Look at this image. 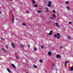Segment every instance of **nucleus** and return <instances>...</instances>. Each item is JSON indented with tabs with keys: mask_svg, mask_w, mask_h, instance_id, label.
<instances>
[{
	"mask_svg": "<svg viewBox=\"0 0 73 73\" xmlns=\"http://www.w3.org/2000/svg\"><path fill=\"white\" fill-rule=\"evenodd\" d=\"M56 35H54V37H56L57 35V36H58V37H57V38H58V39H60V34L59 33H57Z\"/></svg>",
	"mask_w": 73,
	"mask_h": 73,
	"instance_id": "1",
	"label": "nucleus"
},
{
	"mask_svg": "<svg viewBox=\"0 0 73 73\" xmlns=\"http://www.w3.org/2000/svg\"><path fill=\"white\" fill-rule=\"evenodd\" d=\"M55 24L56 25V26L57 27H60V26L58 25V23H55Z\"/></svg>",
	"mask_w": 73,
	"mask_h": 73,
	"instance_id": "2",
	"label": "nucleus"
},
{
	"mask_svg": "<svg viewBox=\"0 0 73 73\" xmlns=\"http://www.w3.org/2000/svg\"><path fill=\"white\" fill-rule=\"evenodd\" d=\"M11 44L13 48H15V45H14V44L13 43H11Z\"/></svg>",
	"mask_w": 73,
	"mask_h": 73,
	"instance_id": "3",
	"label": "nucleus"
},
{
	"mask_svg": "<svg viewBox=\"0 0 73 73\" xmlns=\"http://www.w3.org/2000/svg\"><path fill=\"white\" fill-rule=\"evenodd\" d=\"M56 56L57 58H61V56L58 54H57L56 55Z\"/></svg>",
	"mask_w": 73,
	"mask_h": 73,
	"instance_id": "4",
	"label": "nucleus"
},
{
	"mask_svg": "<svg viewBox=\"0 0 73 73\" xmlns=\"http://www.w3.org/2000/svg\"><path fill=\"white\" fill-rule=\"evenodd\" d=\"M48 54L49 55V56H52V53L50 52H48Z\"/></svg>",
	"mask_w": 73,
	"mask_h": 73,
	"instance_id": "5",
	"label": "nucleus"
},
{
	"mask_svg": "<svg viewBox=\"0 0 73 73\" xmlns=\"http://www.w3.org/2000/svg\"><path fill=\"white\" fill-rule=\"evenodd\" d=\"M52 31H51L50 33H48L49 35H52Z\"/></svg>",
	"mask_w": 73,
	"mask_h": 73,
	"instance_id": "6",
	"label": "nucleus"
},
{
	"mask_svg": "<svg viewBox=\"0 0 73 73\" xmlns=\"http://www.w3.org/2000/svg\"><path fill=\"white\" fill-rule=\"evenodd\" d=\"M11 65L14 68H16V67L15 66V65H14V64H11Z\"/></svg>",
	"mask_w": 73,
	"mask_h": 73,
	"instance_id": "7",
	"label": "nucleus"
},
{
	"mask_svg": "<svg viewBox=\"0 0 73 73\" xmlns=\"http://www.w3.org/2000/svg\"><path fill=\"white\" fill-rule=\"evenodd\" d=\"M7 71H8L9 73L11 72V70H10V69H9L8 68H7Z\"/></svg>",
	"mask_w": 73,
	"mask_h": 73,
	"instance_id": "8",
	"label": "nucleus"
},
{
	"mask_svg": "<svg viewBox=\"0 0 73 73\" xmlns=\"http://www.w3.org/2000/svg\"><path fill=\"white\" fill-rule=\"evenodd\" d=\"M13 19H12V23H14V17H13Z\"/></svg>",
	"mask_w": 73,
	"mask_h": 73,
	"instance_id": "9",
	"label": "nucleus"
},
{
	"mask_svg": "<svg viewBox=\"0 0 73 73\" xmlns=\"http://www.w3.org/2000/svg\"><path fill=\"white\" fill-rule=\"evenodd\" d=\"M32 1L33 4H35V0H32Z\"/></svg>",
	"mask_w": 73,
	"mask_h": 73,
	"instance_id": "10",
	"label": "nucleus"
},
{
	"mask_svg": "<svg viewBox=\"0 0 73 73\" xmlns=\"http://www.w3.org/2000/svg\"><path fill=\"white\" fill-rule=\"evenodd\" d=\"M36 50H37V48L36 47H35L34 48V51H36Z\"/></svg>",
	"mask_w": 73,
	"mask_h": 73,
	"instance_id": "11",
	"label": "nucleus"
},
{
	"mask_svg": "<svg viewBox=\"0 0 73 73\" xmlns=\"http://www.w3.org/2000/svg\"><path fill=\"white\" fill-rule=\"evenodd\" d=\"M68 62H69V61H66V62L65 63V65H66Z\"/></svg>",
	"mask_w": 73,
	"mask_h": 73,
	"instance_id": "12",
	"label": "nucleus"
},
{
	"mask_svg": "<svg viewBox=\"0 0 73 73\" xmlns=\"http://www.w3.org/2000/svg\"><path fill=\"white\" fill-rule=\"evenodd\" d=\"M48 7H51V4H48Z\"/></svg>",
	"mask_w": 73,
	"mask_h": 73,
	"instance_id": "13",
	"label": "nucleus"
},
{
	"mask_svg": "<svg viewBox=\"0 0 73 73\" xmlns=\"http://www.w3.org/2000/svg\"><path fill=\"white\" fill-rule=\"evenodd\" d=\"M34 6V7H35V8H36L37 7H38V5H35Z\"/></svg>",
	"mask_w": 73,
	"mask_h": 73,
	"instance_id": "14",
	"label": "nucleus"
},
{
	"mask_svg": "<svg viewBox=\"0 0 73 73\" xmlns=\"http://www.w3.org/2000/svg\"><path fill=\"white\" fill-rule=\"evenodd\" d=\"M68 38V39H69V40H71V38H70V36H68L67 37Z\"/></svg>",
	"mask_w": 73,
	"mask_h": 73,
	"instance_id": "15",
	"label": "nucleus"
},
{
	"mask_svg": "<svg viewBox=\"0 0 73 73\" xmlns=\"http://www.w3.org/2000/svg\"><path fill=\"white\" fill-rule=\"evenodd\" d=\"M39 62H41V63H42V60H39Z\"/></svg>",
	"mask_w": 73,
	"mask_h": 73,
	"instance_id": "16",
	"label": "nucleus"
},
{
	"mask_svg": "<svg viewBox=\"0 0 73 73\" xmlns=\"http://www.w3.org/2000/svg\"><path fill=\"white\" fill-rule=\"evenodd\" d=\"M37 12L38 13H41V11H37Z\"/></svg>",
	"mask_w": 73,
	"mask_h": 73,
	"instance_id": "17",
	"label": "nucleus"
},
{
	"mask_svg": "<svg viewBox=\"0 0 73 73\" xmlns=\"http://www.w3.org/2000/svg\"><path fill=\"white\" fill-rule=\"evenodd\" d=\"M67 9H68V10H70V9H69V6H68L67 7Z\"/></svg>",
	"mask_w": 73,
	"mask_h": 73,
	"instance_id": "18",
	"label": "nucleus"
},
{
	"mask_svg": "<svg viewBox=\"0 0 73 73\" xmlns=\"http://www.w3.org/2000/svg\"><path fill=\"white\" fill-rule=\"evenodd\" d=\"M6 48L7 49H8V46L6 45Z\"/></svg>",
	"mask_w": 73,
	"mask_h": 73,
	"instance_id": "19",
	"label": "nucleus"
},
{
	"mask_svg": "<svg viewBox=\"0 0 73 73\" xmlns=\"http://www.w3.org/2000/svg\"><path fill=\"white\" fill-rule=\"evenodd\" d=\"M34 66L35 67V68H37V66H36V65H34Z\"/></svg>",
	"mask_w": 73,
	"mask_h": 73,
	"instance_id": "20",
	"label": "nucleus"
},
{
	"mask_svg": "<svg viewBox=\"0 0 73 73\" xmlns=\"http://www.w3.org/2000/svg\"><path fill=\"white\" fill-rule=\"evenodd\" d=\"M71 70H73V67H72L71 68Z\"/></svg>",
	"mask_w": 73,
	"mask_h": 73,
	"instance_id": "21",
	"label": "nucleus"
},
{
	"mask_svg": "<svg viewBox=\"0 0 73 73\" xmlns=\"http://www.w3.org/2000/svg\"><path fill=\"white\" fill-rule=\"evenodd\" d=\"M46 11H47L48 12H49V10L48 9H46Z\"/></svg>",
	"mask_w": 73,
	"mask_h": 73,
	"instance_id": "22",
	"label": "nucleus"
},
{
	"mask_svg": "<svg viewBox=\"0 0 73 73\" xmlns=\"http://www.w3.org/2000/svg\"><path fill=\"white\" fill-rule=\"evenodd\" d=\"M53 17H56V15H55V14H54Z\"/></svg>",
	"mask_w": 73,
	"mask_h": 73,
	"instance_id": "23",
	"label": "nucleus"
},
{
	"mask_svg": "<svg viewBox=\"0 0 73 73\" xmlns=\"http://www.w3.org/2000/svg\"><path fill=\"white\" fill-rule=\"evenodd\" d=\"M68 23L69 24H72V22H69Z\"/></svg>",
	"mask_w": 73,
	"mask_h": 73,
	"instance_id": "24",
	"label": "nucleus"
},
{
	"mask_svg": "<svg viewBox=\"0 0 73 73\" xmlns=\"http://www.w3.org/2000/svg\"><path fill=\"white\" fill-rule=\"evenodd\" d=\"M2 50H3L4 52H5V50L4 48H2Z\"/></svg>",
	"mask_w": 73,
	"mask_h": 73,
	"instance_id": "25",
	"label": "nucleus"
},
{
	"mask_svg": "<svg viewBox=\"0 0 73 73\" xmlns=\"http://www.w3.org/2000/svg\"><path fill=\"white\" fill-rule=\"evenodd\" d=\"M1 40H2L3 41H4V39L3 38H1Z\"/></svg>",
	"mask_w": 73,
	"mask_h": 73,
	"instance_id": "26",
	"label": "nucleus"
},
{
	"mask_svg": "<svg viewBox=\"0 0 73 73\" xmlns=\"http://www.w3.org/2000/svg\"><path fill=\"white\" fill-rule=\"evenodd\" d=\"M26 13H29V12L28 11H26Z\"/></svg>",
	"mask_w": 73,
	"mask_h": 73,
	"instance_id": "27",
	"label": "nucleus"
},
{
	"mask_svg": "<svg viewBox=\"0 0 73 73\" xmlns=\"http://www.w3.org/2000/svg\"><path fill=\"white\" fill-rule=\"evenodd\" d=\"M66 3L67 4H68L69 3V2L68 1H66Z\"/></svg>",
	"mask_w": 73,
	"mask_h": 73,
	"instance_id": "28",
	"label": "nucleus"
},
{
	"mask_svg": "<svg viewBox=\"0 0 73 73\" xmlns=\"http://www.w3.org/2000/svg\"><path fill=\"white\" fill-rule=\"evenodd\" d=\"M53 13H56V11H55V10H53Z\"/></svg>",
	"mask_w": 73,
	"mask_h": 73,
	"instance_id": "29",
	"label": "nucleus"
},
{
	"mask_svg": "<svg viewBox=\"0 0 73 73\" xmlns=\"http://www.w3.org/2000/svg\"><path fill=\"white\" fill-rule=\"evenodd\" d=\"M50 18L51 19H53V18L52 17H50Z\"/></svg>",
	"mask_w": 73,
	"mask_h": 73,
	"instance_id": "30",
	"label": "nucleus"
},
{
	"mask_svg": "<svg viewBox=\"0 0 73 73\" xmlns=\"http://www.w3.org/2000/svg\"><path fill=\"white\" fill-rule=\"evenodd\" d=\"M45 9H48V8L47 7H45Z\"/></svg>",
	"mask_w": 73,
	"mask_h": 73,
	"instance_id": "31",
	"label": "nucleus"
},
{
	"mask_svg": "<svg viewBox=\"0 0 73 73\" xmlns=\"http://www.w3.org/2000/svg\"><path fill=\"white\" fill-rule=\"evenodd\" d=\"M23 26H24V25H25V23H23Z\"/></svg>",
	"mask_w": 73,
	"mask_h": 73,
	"instance_id": "32",
	"label": "nucleus"
},
{
	"mask_svg": "<svg viewBox=\"0 0 73 73\" xmlns=\"http://www.w3.org/2000/svg\"><path fill=\"white\" fill-rule=\"evenodd\" d=\"M51 4V2H48V4Z\"/></svg>",
	"mask_w": 73,
	"mask_h": 73,
	"instance_id": "33",
	"label": "nucleus"
},
{
	"mask_svg": "<svg viewBox=\"0 0 73 73\" xmlns=\"http://www.w3.org/2000/svg\"><path fill=\"white\" fill-rule=\"evenodd\" d=\"M43 48H44V46H41V48L42 49H43Z\"/></svg>",
	"mask_w": 73,
	"mask_h": 73,
	"instance_id": "34",
	"label": "nucleus"
},
{
	"mask_svg": "<svg viewBox=\"0 0 73 73\" xmlns=\"http://www.w3.org/2000/svg\"><path fill=\"white\" fill-rule=\"evenodd\" d=\"M16 58H17V59H19V57H18V56H16Z\"/></svg>",
	"mask_w": 73,
	"mask_h": 73,
	"instance_id": "35",
	"label": "nucleus"
},
{
	"mask_svg": "<svg viewBox=\"0 0 73 73\" xmlns=\"http://www.w3.org/2000/svg\"><path fill=\"white\" fill-rule=\"evenodd\" d=\"M54 66V64H52V68H53V66Z\"/></svg>",
	"mask_w": 73,
	"mask_h": 73,
	"instance_id": "36",
	"label": "nucleus"
},
{
	"mask_svg": "<svg viewBox=\"0 0 73 73\" xmlns=\"http://www.w3.org/2000/svg\"><path fill=\"white\" fill-rule=\"evenodd\" d=\"M21 46L23 48L24 47V46L23 45H21Z\"/></svg>",
	"mask_w": 73,
	"mask_h": 73,
	"instance_id": "37",
	"label": "nucleus"
},
{
	"mask_svg": "<svg viewBox=\"0 0 73 73\" xmlns=\"http://www.w3.org/2000/svg\"><path fill=\"white\" fill-rule=\"evenodd\" d=\"M28 46H29V47H30V45H29H29H28Z\"/></svg>",
	"mask_w": 73,
	"mask_h": 73,
	"instance_id": "38",
	"label": "nucleus"
},
{
	"mask_svg": "<svg viewBox=\"0 0 73 73\" xmlns=\"http://www.w3.org/2000/svg\"><path fill=\"white\" fill-rule=\"evenodd\" d=\"M1 12L0 11V14H1Z\"/></svg>",
	"mask_w": 73,
	"mask_h": 73,
	"instance_id": "39",
	"label": "nucleus"
},
{
	"mask_svg": "<svg viewBox=\"0 0 73 73\" xmlns=\"http://www.w3.org/2000/svg\"><path fill=\"white\" fill-rule=\"evenodd\" d=\"M60 48H62V46H60Z\"/></svg>",
	"mask_w": 73,
	"mask_h": 73,
	"instance_id": "40",
	"label": "nucleus"
},
{
	"mask_svg": "<svg viewBox=\"0 0 73 73\" xmlns=\"http://www.w3.org/2000/svg\"><path fill=\"white\" fill-rule=\"evenodd\" d=\"M52 69H53V68H52Z\"/></svg>",
	"mask_w": 73,
	"mask_h": 73,
	"instance_id": "41",
	"label": "nucleus"
},
{
	"mask_svg": "<svg viewBox=\"0 0 73 73\" xmlns=\"http://www.w3.org/2000/svg\"><path fill=\"white\" fill-rule=\"evenodd\" d=\"M47 0V1H48V0Z\"/></svg>",
	"mask_w": 73,
	"mask_h": 73,
	"instance_id": "42",
	"label": "nucleus"
}]
</instances>
